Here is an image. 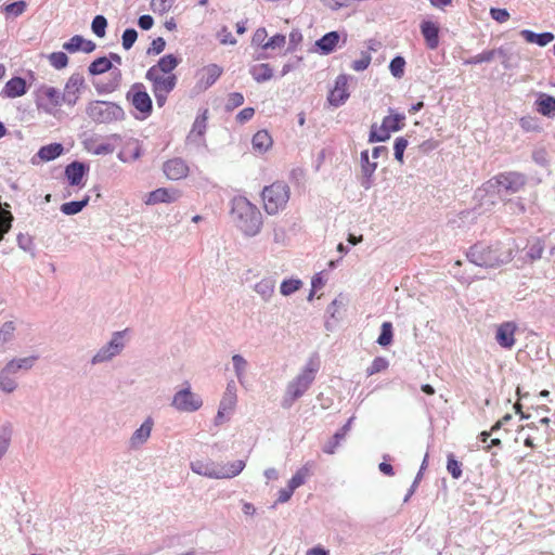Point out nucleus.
Here are the masks:
<instances>
[{"label":"nucleus","mask_w":555,"mask_h":555,"mask_svg":"<svg viewBox=\"0 0 555 555\" xmlns=\"http://www.w3.org/2000/svg\"><path fill=\"white\" fill-rule=\"evenodd\" d=\"M207 111H205L203 113V115L201 116H197L194 124H193V127H192V130L190 132V134L188 135V140H193L194 135H198V137H203L205 131H206V120H207Z\"/></svg>","instance_id":"49530a36"},{"label":"nucleus","mask_w":555,"mask_h":555,"mask_svg":"<svg viewBox=\"0 0 555 555\" xmlns=\"http://www.w3.org/2000/svg\"><path fill=\"white\" fill-rule=\"evenodd\" d=\"M520 36L528 42L539 47H545L555 39V35L551 31L534 33L530 29H522Z\"/></svg>","instance_id":"cd10ccee"},{"label":"nucleus","mask_w":555,"mask_h":555,"mask_svg":"<svg viewBox=\"0 0 555 555\" xmlns=\"http://www.w3.org/2000/svg\"><path fill=\"white\" fill-rule=\"evenodd\" d=\"M515 331L516 325L513 322H504L502 323L495 334V339L498 344L505 349H511L515 345Z\"/></svg>","instance_id":"412c9836"},{"label":"nucleus","mask_w":555,"mask_h":555,"mask_svg":"<svg viewBox=\"0 0 555 555\" xmlns=\"http://www.w3.org/2000/svg\"><path fill=\"white\" fill-rule=\"evenodd\" d=\"M64 152V146L61 143H50L39 149L37 156L44 160L51 162L61 156Z\"/></svg>","instance_id":"c756f323"},{"label":"nucleus","mask_w":555,"mask_h":555,"mask_svg":"<svg viewBox=\"0 0 555 555\" xmlns=\"http://www.w3.org/2000/svg\"><path fill=\"white\" fill-rule=\"evenodd\" d=\"M261 196L266 211L269 215H274L287 204L289 186L284 182H274L263 189Z\"/></svg>","instance_id":"423d86ee"},{"label":"nucleus","mask_w":555,"mask_h":555,"mask_svg":"<svg viewBox=\"0 0 555 555\" xmlns=\"http://www.w3.org/2000/svg\"><path fill=\"white\" fill-rule=\"evenodd\" d=\"M138 39V31L134 28H126L121 36V44L125 50L133 47Z\"/></svg>","instance_id":"13d9d810"},{"label":"nucleus","mask_w":555,"mask_h":555,"mask_svg":"<svg viewBox=\"0 0 555 555\" xmlns=\"http://www.w3.org/2000/svg\"><path fill=\"white\" fill-rule=\"evenodd\" d=\"M113 64L107 56H100L91 62L88 67V72L91 76H98L111 70Z\"/></svg>","instance_id":"f704fd0d"},{"label":"nucleus","mask_w":555,"mask_h":555,"mask_svg":"<svg viewBox=\"0 0 555 555\" xmlns=\"http://www.w3.org/2000/svg\"><path fill=\"white\" fill-rule=\"evenodd\" d=\"M142 155V149L138 140H132L127 143L125 151L118 154V158L122 163H127L129 160H137Z\"/></svg>","instance_id":"2f4dec72"},{"label":"nucleus","mask_w":555,"mask_h":555,"mask_svg":"<svg viewBox=\"0 0 555 555\" xmlns=\"http://www.w3.org/2000/svg\"><path fill=\"white\" fill-rule=\"evenodd\" d=\"M145 79L152 82L153 93L169 94L177 85V76L170 74L168 76L156 75L155 70L146 72Z\"/></svg>","instance_id":"9b49d317"},{"label":"nucleus","mask_w":555,"mask_h":555,"mask_svg":"<svg viewBox=\"0 0 555 555\" xmlns=\"http://www.w3.org/2000/svg\"><path fill=\"white\" fill-rule=\"evenodd\" d=\"M405 116L403 114H392L385 116L383 124L390 132H396L404 127Z\"/></svg>","instance_id":"a19ab883"},{"label":"nucleus","mask_w":555,"mask_h":555,"mask_svg":"<svg viewBox=\"0 0 555 555\" xmlns=\"http://www.w3.org/2000/svg\"><path fill=\"white\" fill-rule=\"evenodd\" d=\"M388 360L383 357H376L371 365L366 369V375L372 376L388 367Z\"/></svg>","instance_id":"4d7b16f0"},{"label":"nucleus","mask_w":555,"mask_h":555,"mask_svg":"<svg viewBox=\"0 0 555 555\" xmlns=\"http://www.w3.org/2000/svg\"><path fill=\"white\" fill-rule=\"evenodd\" d=\"M154 422L151 417H147L141 426L134 430L129 439V448L132 450L139 449L150 438Z\"/></svg>","instance_id":"6ab92c4d"},{"label":"nucleus","mask_w":555,"mask_h":555,"mask_svg":"<svg viewBox=\"0 0 555 555\" xmlns=\"http://www.w3.org/2000/svg\"><path fill=\"white\" fill-rule=\"evenodd\" d=\"M236 403V385L234 380L228 383L222 400L221 410H232Z\"/></svg>","instance_id":"c9c22d12"},{"label":"nucleus","mask_w":555,"mask_h":555,"mask_svg":"<svg viewBox=\"0 0 555 555\" xmlns=\"http://www.w3.org/2000/svg\"><path fill=\"white\" fill-rule=\"evenodd\" d=\"M178 198V192L159 188L149 193L145 204L155 205L159 203H172Z\"/></svg>","instance_id":"a878e982"},{"label":"nucleus","mask_w":555,"mask_h":555,"mask_svg":"<svg viewBox=\"0 0 555 555\" xmlns=\"http://www.w3.org/2000/svg\"><path fill=\"white\" fill-rule=\"evenodd\" d=\"M27 8V3L23 0L15 1L12 3H9L4 7V11L8 14H13L14 16L22 15Z\"/></svg>","instance_id":"69168bd1"},{"label":"nucleus","mask_w":555,"mask_h":555,"mask_svg":"<svg viewBox=\"0 0 555 555\" xmlns=\"http://www.w3.org/2000/svg\"><path fill=\"white\" fill-rule=\"evenodd\" d=\"M243 103H244V95L240 92H232L228 96V100L225 103V109L228 112H231L234 108L241 106Z\"/></svg>","instance_id":"338daca9"},{"label":"nucleus","mask_w":555,"mask_h":555,"mask_svg":"<svg viewBox=\"0 0 555 555\" xmlns=\"http://www.w3.org/2000/svg\"><path fill=\"white\" fill-rule=\"evenodd\" d=\"M49 61H50V64L55 69H62V68H65L67 66V64H68V56L66 55V53H64L62 51L52 52L49 55Z\"/></svg>","instance_id":"6e6d98bb"},{"label":"nucleus","mask_w":555,"mask_h":555,"mask_svg":"<svg viewBox=\"0 0 555 555\" xmlns=\"http://www.w3.org/2000/svg\"><path fill=\"white\" fill-rule=\"evenodd\" d=\"M302 283L297 279L284 280L281 284L280 292L284 296H289L301 287Z\"/></svg>","instance_id":"603ef678"},{"label":"nucleus","mask_w":555,"mask_h":555,"mask_svg":"<svg viewBox=\"0 0 555 555\" xmlns=\"http://www.w3.org/2000/svg\"><path fill=\"white\" fill-rule=\"evenodd\" d=\"M126 99L140 112L141 117H138L139 119H145L152 115L153 102L142 82H134L126 93Z\"/></svg>","instance_id":"0eeeda50"},{"label":"nucleus","mask_w":555,"mask_h":555,"mask_svg":"<svg viewBox=\"0 0 555 555\" xmlns=\"http://www.w3.org/2000/svg\"><path fill=\"white\" fill-rule=\"evenodd\" d=\"M206 73V85L211 86L216 82V80L221 76L222 68L217 64H210L205 67Z\"/></svg>","instance_id":"bf43d9fd"},{"label":"nucleus","mask_w":555,"mask_h":555,"mask_svg":"<svg viewBox=\"0 0 555 555\" xmlns=\"http://www.w3.org/2000/svg\"><path fill=\"white\" fill-rule=\"evenodd\" d=\"M37 359V356H29L9 361L0 371V389L7 393L13 392L17 388L16 374L21 371H29Z\"/></svg>","instance_id":"20e7f679"},{"label":"nucleus","mask_w":555,"mask_h":555,"mask_svg":"<svg viewBox=\"0 0 555 555\" xmlns=\"http://www.w3.org/2000/svg\"><path fill=\"white\" fill-rule=\"evenodd\" d=\"M12 429L10 425L3 426L0 431V460L7 453L11 442Z\"/></svg>","instance_id":"3c124183"},{"label":"nucleus","mask_w":555,"mask_h":555,"mask_svg":"<svg viewBox=\"0 0 555 555\" xmlns=\"http://www.w3.org/2000/svg\"><path fill=\"white\" fill-rule=\"evenodd\" d=\"M405 60L401 55L395 56L389 63V70L395 78H402L404 75Z\"/></svg>","instance_id":"09e8293b"},{"label":"nucleus","mask_w":555,"mask_h":555,"mask_svg":"<svg viewBox=\"0 0 555 555\" xmlns=\"http://www.w3.org/2000/svg\"><path fill=\"white\" fill-rule=\"evenodd\" d=\"M273 242L279 245H286L288 243V236L286 233L285 225L275 224L273 228Z\"/></svg>","instance_id":"e2e57ef3"},{"label":"nucleus","mask_w":555,"mask_h":555,"mask_svg":"<svg viewBox=\"0 0 555 555\" xmlns=\"http://www.w3.org/2000/svg\"><path fill=\"white\" fill-rule=\"evenodd\" d=\"M217 38L221 44L234 46L237 42L227 26L221 27V29L217 33Z\"/></svg>","instance_id":"774afa93"},{"label":"nucleus","mask_w":555,"mask_h":555,"mask_svg":"<svg viewBox=\"0 0 555 555\" xmlns=\"http://www.w3.org/2000/svg\"><path fill=\"white\" fill-rule=\"evenodd\" d=\"M86 114L96 124H111L125 119L122 107L108 101H91L86 107Z\"/></svg>","instance_id":"7ed1b4c3"},{"label":"nucleus","mask_w":555,"mask_h":555,"mask_svg":"<svg viewBox=\"0 0 555 555\" xmlns=\"http://www.w3.org/2000/svg\"><path fill=\"white\" fill-rule=\"evenodd\" d=\"M348 80H349V76L346 74H340L336 77L335 87H334V89H332L330 91V94L327 98L331 105H333L335 107H339L343 104H345V102L348 100V98H349V92L347 89Z\"/></svg>","instance_id":"f8f14e48"},{"label":"nucleus","mask_w":555,"mask_h":555,"mask_svg":"<svg viewBox=\"0 0 555 555\" xmlns=\"http://www.w3.org/2000/svg\"><path fill=\"white\" fill-rule=\"evenodd\" d=\"M175 3V0H152L151 9L158 15H164L170 11Z\"/></svg>","instance_id":"5fc2aeb1"},{"label":"nucleus","mask_w":555,"mask_h":555,"mask_svg":"<svg viewBox=\"0 0 555 555\" xmlns=\"http://www.w3.org/2000/svg\"><path fill=\"white\" fill-rule=\"evenodd\" d=\"M354 416H351L347 423L338 429L333 437L323 446L322 451L326 454H334L340 442L345 439L347 433L351 428V424L354 421Z\"/></svg>","instance_id":"393cba45"},{"label":"nucleus","mask_w":555,"mask_h":555,"mask_svg":"<svg viewBox=\"0 0 555 555\" xmlns=\"http://www.w3.org/2000/svg\"><path fill=\"white\" fill-rule=\"evenodd\" d=\"M90 201V196L86 195L80 201H72L61 205L60 210L66 216H73L79 214Z\"/></svg>","instance_id":"473e14b6"},{"label":"nucleus","mask_w":555,"mask_h":555,"mask_svg":"<svg viewBox=\"0 0 555 555\" xmlns=\"http://www.w3.org/2000/svg\"><path fill=\"white\" fill-rule=\"evenodd\" d=\"M534 109L542 116L552 118L555 116V96L544 92L537 93Z\"/></svg>","instance_id":"5701e85b"},{"label":"nucleus","mask_w":555,"mask_h":555,"mask_svg":"<svg viewBox=\"0 0 555 555\" xmlns=\"http://www.w3.org/2000/svg\"><path fill=\"white\" fill-rule=\"evenodd\" d=\"M164 173L170 180H180L185 178L189 173V166L185 160L180 157L169 159L164 163Z\"/></svg>","instance_id":"4468645a"},{"label":"nucleus","mask_w":555,"mask_h":555,"mask_svg":"<svg viewBox=\"0 0 555 555\" xmlns=\"http://www.w3.org/2000/svg\"><path fill=\"white\" fill-rule=\"evenodd\" d=\"M180 64V59L173 54L162 56L155 65L150 67L147 72L155 70L156 75L169 74Z\"/></svg>","instance_id":"bb28decb"},{"label":"nucleus","mask_w":555,"mask_h":555,"mask_svg":"<svg viewBox=\"0 0 555 555\" xmlns=\"http://www.w3.org/2000/svg\"><path fill=\"white\" fill-rule=\"evenodd\" d=\"M421 34L424 37L426 47L436 50L439 46V26L431 21H423L420 25Z\"/></svg>","instance_id":"aec40b11"},{"label":"nucleus","mask_w":555,"mask_h":555,"mask_svg":"<svg viewBox=\"0 0 555 555\" xmlns=\"http://www.w3.org/2000/svg\"><path fill=\"white\" fill-rule=\"evenodd\" d=\"M16 327L13 321H8L0 327V346L11 341L14 338Z\"/></svg>","instance_id":"8fccbe9b"},{"label":"nucleus","mask_w":555,"mask_h":555,"mask_svg":"<svg viewBox=\"0 0 555 555\" xmlns=\"http://www.w3.org/2000/svg\"><path fill=\"white\" fill-rule=\"evenodd\" d=\"M447 469L454 479L462 477V463L452 453L448 455Z\"/></svg>","instance_id":"864d4df0"},{"label":"nucleus","mask_w":555,"mask_h":555,"mask_svg":"<svg viewBox=\"0 0 555 555\" xmlns=\"http://www.w3.org/2000/svg\"><path fill=\"white\" fill-rule=\"evenodd\" d=\"M220 468L221 464L210 460H196L191 462V469L193 473L208 478L220 479Z\"/></svg>","instance_id":"a211bd4d"},{"label":"nucleus","mask_w":555,"mask_h":555,"mask_svg":"<svg viewBox=\"0 0 555 555\" xmlns=\"http://www.w3.org/2000/svg\"><path fill=\"white\" fill-rule=\"evenodd\" d=\"M272 143V138L267 130L257 131L251 139L253 149L260 154L267 152Z\"/></svg>","instance_id":"c85d7f7f"},{"label":"nucleus","mask_w":555,"mask_h":555,"mask_svg":"<svg viewBox=\"0 0 555 555\" xmlns=\"http://www.w3.org/2000/svg\"><path fill=\"white\" fill-rule=\"evenodd\" d=\"M275 287V281L272 278L262 279L258 282L254 289L255 292L261 296L264 301H269L271 298Z\"/></svg>","instance_id":"72a5a7b5"},{"label":"nucleus","mask_w":555,"mask_h":555,"mask_svg":"<svg viewBox=\"0 0 555 555\" xmlns=\"http://www.w3.org/2000/svg\"><path fill=\"white\" fill-rule=\"evenodd\" d=\"M319 365L309 361L305 369L287 385V389L299 398L309 389L315 378Z\"/></svg>","instance_id":"9d476101"},{"label":"nucleus","mask_w":555,"mask_h":555,"mask_svg":"<svg viewBox=\"0 0 555 555\" xmlns=\"http://www.w3.org/2000/svg\"><path fill=\"white\" fill-rule=\"evenodd\" d=\"M96 44L92 40H88L80 35L73 36L68 41L63 44V49L69 53L83 51L91 53L95 50Z\"/></svg>","instance_id":"b1692460"},{"label":"nucleus","mask_w":555,"mask_h":555,"mask_svg":"<svg viewBox=\"0 0 555 555\" xmlns=\"http://www.w3.org/2000/svg\"><path fill=\"white\" fill-rule=\"evenodd\" d=\"M286 37L282 34H276L272 36L269 40L266 41V43L262 44L263 50H270V49H276L282 48L285 46Z\"/></svg>","instance_id":"0e129e2a"},{"label":"nucleus","mask_w":555,"mask_h":555,"mask_svg":"<svg viewBox=\"0 0 555 555\" xmlns=\"http://www.w3.org/2000/svg\"><path fill=\"white\" fill-rule=\"evenodd\" d=\"M496 54H502V51L493 50V49L482 51L481 53H479L475 56L464 60L463 64L464 65H476V64H480V63H490L496 57Z\"/></svg>","instance_id":"e433bc0d"},{"label":"nucleus","mask_w":555,"mask_h":555,"mask_svg":"<svg viewBox=\"0 0 555 555\" xmlns=\"http://www.w3.org/2000/svg\"><path fill=\"white\" fill-rule=\"evenodd\" d=\"M171 405L179 412L192 413L202 408L203 400L199 395L191 390L188 384L185 388L175 393Z\"/></svg>","instance_id":"1a4fd4ad"},{"label":"nucleus","mask_w":555,"mask_h":555,"mask_svg":"<svg viewBox=\"0 0 555 555\" xmlns=\"http://www.w3.org/2000/svg\"><path fill=\"white\" fill-rule=\"evenodd\" d=\"M390 131L385 128V125L382 122L380 126H377V124H373L370 129L369 133V143H376V142H385L389 140L390 138Z\"/></svg>","instance_id":"4c0bfd02"},{"label":"nucleus","mask_w":555,"mask_h":555,"mask_svg":"<svg viewBox=\"0 0 555 555\" xmlns=\"http://www.w3.org/2000/svg\"><path fill=\"white\" fill-rule=\"evenodd\" d=\"M371 61L372 57L370 53L366 51H362L361 59L353 61L351 64V68L356 72H363L370 66Z\"/></svg>","instance_id":"052dcab7"},{"label":"nucleus","mask_w":555,"mask_h":555,"mask_svg":"<svg viewBox=\"0 0 555 555\" xmlns=\"http://www.w3.org/2000/svg\"><path fill=\"white\" fill-rule=\"evenodd\" d=\"M107 28V20L104 15H95L91 23V30L92 33L99 37L103 38L106 34Z\"/></svg>","instance_id":"de8ad7c7"},{"label":"nucleus","mask_w":555,"mask_h":555,"mask_svg":"<svg viewBox=\"0 0 555 555\" xmlns=\"http://www.w3.org/2000/svg\"><path fill=\"white\" fill-rule=\"evenodd\" d=\"M341 36L337 30H332L319 38L314 46L317 51L322 55L333 53L340 42Z\"/></svg>","instance_id":"2eb2a0df"},{"label":"nucleus","mask_w":555,"mask_h":555,"mask_svg":"<svg viewBox=\"0 0 555 555\" xmlns=\"http://www.w3.org/2000/svg\"><path fill=\"white\" fill-rule=\"evenodd\" d=\"M39 93L47 98L53 106H61L64 103L62 93L54 87L42 86Z\"/></svg>","instance_id":"79ce46f5"},{"label":"nucleus","mask_w":555,"mask_h":555,"mask_svg":"<svg viewBox=\"0 0 555 555\" xmlns=\"http://www.w3.org/2000/svg\"><path fill=\"white\" fill-rule=\"evenodd\" d=\"M544 250V243L541 238H534L528 246L527 257L530 261H535L542 258Z\"/></svg>","instance_id":"a18cd8bd"},{"label":"nucleus","mask_w":555,"mask_h":555,"mask_svg":"<svg viewBox=\"0 0 555 555\" xmlns=\"http://www.w3.org/2000/svg\"><path fill=\"white\" fill-rule=\"evenodd\" d=\"M393 337V328L392 324L390 322H384L380 326V333L376 340V343L382 346L386 347L391 344Z\"/></svg>","instance_id":"c03bdc74"},{"label":"nucleus","mask_w":555,"mask_h":555,"mask_svg":"<svg viewBox=\"0 0 555 555\" xmlns=\"http://www.w3.org/2000/svg\"><path fill=\"white\" fill-rule=\"evenodd\" d=\"M85 86V78L78 74H73L64 88V92L62 93V99L64 103H66L69 106H74L78 99H79V91L80 88Z\"/></svg>","instance_id":"ddd939ff"},{"label":"nucleus","mask_w":555,"mask_h":555,"mask_svg":"<svg viewBox=\"0 0 555 555\" xmlns=\"http://www.w3.org/2000/svg\"><path fill=\"white\" fill-rule=\"evenodd\" d=\"M28 91V85L26 80L23 77L15 76L7 81L4 85L1 96L9 98V99H15L23 96Z\"/></svg>","instance_id":"dca6fc26"},{"label":"nucleus","mask_w":555,"mask_h":555,"mask_svg":"<svg viewBox=\"0 0 555 555\" xmlns=\"http://www.w3.org/2000/svg\"><path fill=\"white\" fill-rule=\"evenodd\" d=\"M466 258L478 267L495 268L511 261L512 251H502V244L500 242L492 245L477 242L468 248Z\"/></svg>","instance_id":"f03ea898"},{"label":"nucleus","mask_w":555,"mask_h":555,"mask_svg":"<svg viewBox=\"0 0 555 555\" xmlns=\"http://www.w3.org/2000/svg\"><path fill=\"white\" fill-rule=\"evenodd\" d=\"M249 74L257 82L261 83L273 77V69L269 64L260 63L250 66Z\"/></svg>","instance_id":"7c9ffc66"},{"label":"nucleus","mask_w":555,"mask_h":555,"mask_svg":"<svg viewBox=\"0 0 555 555\" xmlns=\"http://www.w3.org/2000/svg\"><path fill=\"white\" fill-rule=\"evenodd\" d=\"M89 171V165L82 162L74 160L65 167V177L69 185L78 186L81 184L83 177Z\"/></svg>","instance_id":"f3484780"},{"label":"nucleus","mask_w":555,"mask_h":555,"mask_svg":"<svg viewBox=\"0 0 555 555\" xmlns=\"http://www.w3.org/2000/svg\"><path fill=\"white\" fill-rule=\"evenodd\" d=\"M231 215L236 228L246 236L257 235L263 224L262 214L246 197L240 196L232 201Z\"/></svg>","instance_id":"f257e3e1"},{"label":"nucleus","mask_w":555,"mask_h":555,"mask_svg":"<svg viewBox=\"0 0 555 555\" xmlns=\"http://www.w3.org/2000/svg\"><path fill=\"white\" fill-rule=\"evenodd\" d=\"M360 162H361V171H362V181L361 185L369 190L372 186L373 183V175L377 168V163L370 162L369 151L364 150L360 154Z\"/></svg>","instance_id":"4be33fe9"},{"label":"nucleus","mask_w":555,"mask_h":555,"mask_svg":"<svg viewBox=\"0 0 555 555\" xmlns=\"http://www.w3.org/2000/svg\"><path fill=\"white\" fill-rule=\"evenodd\" d=\"M525 176L518 172H506L501 173L483 184V189L488 193H496L502 195L503 192L506 194H514L518 192L525 185Z\"/></svg>","instance_id":"39448f33"},{"label":"nucleus","mask_w":555,"mask_h":555,"mask_svg":"<svg viewBox=\"0 0 555 555\" xmlns=\"http://www.w3.org/2000/svg\"><path fill=\"white\" fill-rule=\"evenodd\" d=\"M312 464L306 463L300 467L288 481V486L295 491L301 485L305 483L306 478L310 475V468Z\"/></svg>","instance_id":"ea45409f"},{"label":"nucleus","mask_w":555,"mask_h":555,"mask_svg":"<svg viewBox=\"0 0 555 555\" xmlns=\"http://www.w3.org/2000/svg\"><path fill=\"white\" fill-rule=\"evenodd\" d=\"M125 332H114L111 340L101 347L98 352L92 357L91 364L98 365L104 362H108L113 360L116 356H118L125 348V343L122 340Z\"/></svg>","instance_id":"6e6552de"},{"label":"nucleus","mask_w":555,"mask_h":555,"mask_svg":"<svg viewBox=\"0 0 555 555\" xmlns=\"http://www.w3.org/2000/svg\"><path fill=\"white\" fill-rule=\"evenodd\" d=\"M408 146V140L403 137H398L396 138L395 140V143H393V154H395V158L399 162V163H403V154H404V151Z\"/></svg>","instance_id":"680f3d73"},{"label":"nucleus","mask_w":555,"mask_h":555,"mask_svg":"<svg viewBox=\"0 0 555 555\" xmlns=\"http://www.w3.org/2000/svg\"><path fill=\"white\" fill-rule=\"evenodd\" d=\"M232 363L237 380L240 382V384H243L245 378V372L247 369V361L244 359L243 356L234 354L232 356Z\"/></svg>","instance_id":"37998d69"},{"label":"nucleus","mask_w":555,"mask_h":555,"mask_svg":"<svg viewBox=\"0 0 555 555\" xmlns=\"http://www.w3.org/2000/svg\"><path fill=\"white\" fill-rule=\"evenodd\" d=\"M245 468V462L242 460L234 461L230 464H221L220 479L233 478L237 476Z\"/></svg>","instance_id":"58836bf2"}]
</instances>
